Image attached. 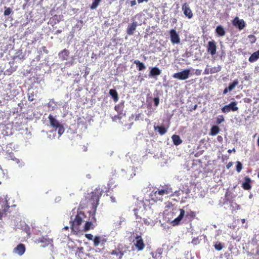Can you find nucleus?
<instances>
[{
  "mask_svg": "<svg viewBox=\"0 0 259 259\" xmlns=\"http://www.w3.org/2000/svg\"><path fill=\"white\" fill-rule=\"evenodd\" d=\"M103 193V190L101 186H98L91 193H88L81 199L79 207L84 209L89 204L92 205V210L94 214L96 213L97 206L99 204L100 199Z\"/></svg>",
  "mask_w": 259,
  "mask_h": 259,
  "instance_id": "obj_1",
  "label": "nucleus"
},
{
  "mask_svg": "<svg viewBox=\"0 0 259 259\" xmlns=\"http://www.w3.org/2000/svg\"><path fill=\"white\" fill-rule=\"evenodd\" d=\"M186 207H187V206L184 207L183 208L180 209V213L179 216L171 222L172 226H176L180 225L181 221L184 218L185 220H187L188 221H192L195 218V212L191 210L185 211L184 208Z\"/></svg>",
  "mask_w": 259,
  "mask_h": 259,
  "instance_id": "obj_2",
  "label": "nucleus"
},
{
  "mask_svg": "<svg viewBox=\"0 0 259 259\" xmlns=\"http://www.w3.org/2000/svg\"><path fill=\"white\" fill-rule=\"evenodd\" d=\"M8 196H4V198L0 199V220H2L3 217L7 215L10 217L11 210H10V207H15L16 205H13L11 206L8 204Z\"/></svg>",
  "mask_w": 259,
  "mask_h": 259,
  "instance_id": "obj_3",
  "label": "nucleus"
},
{
  "mask_svg": "<svg viewBox=\"0 0 259 259\" xmlns=\"http://www.w3.org/2000/svg\"><path fill=\"white\" fill-rule=\"evenodd\" d=\"M172 192V188L169 185H165L162 186L161 189H158L155 191H153L151 194V197L155 201L162 200V196L164 195L168 194Z\"/></svg>",
  "mask_w": 259,
  "mask_h": 259,
  "instance_id": "obj_4",
  "label": "nucleus"
},
{
  "mask_svg": "<svg viewBox=\"0 0 259 259\" xmlns=\"http://www.w3.org/2000/svg\"><path fill=\"white\" fill-rule=\"evenodd\" d=\"M128 247L125 245L119 244L117 247L110 252V254L115 256L116 259H122L123 255L126 252Z\"/></svg>",
  "mask_w": 259,
  "mask_h": 259,
  "instance_id": "obj_5",
  "label": "nucleus"
},
{
  "mask_svg": "<svg viewBox=\"0 0 259 259\" xmlns=\"http://www.w3.org/2000/svg\"><path fill=\"white\" fill-rule=\"evenodd\" d=\"M49 119L50 122V124L52 126L55 128V130H58V134L61 136L64 132V128L63 126L55 118H54L52 115H49Z\"/></svg>",
  "mask_w": 259,
  "mask_h": 259,
  "instance_id": "obj_6",
  "label": "nucleus"
},
{
  "mask_svg": "<svg viewBox=\"0 0 259 259\" xmlns=\"http://www.w3.org/2000/svg\"><path fill=\"white\" fill-rule=\"evenodd\" d=\"M84 214L81 211L77 212L73 221H70V226L72 230H78V227L82 223V218Z\"/></svg>",
  "mask_w": 259,
  "mask_h": 259,
  "instance_id": "obj_7",
  "label": "nucleus"
},
{
  "mask_svg": "<svg viewBox=\"0 0 259 259\" xmlns=\"http://www.w3.org/2000/svg\"><path fill=\"white\" fill-rule=\"evenodd\" d=\"M35 242L37 243H41V246L43 247H45L49 245H52L53 240L49 238L48 235H46L37 238Z\"/></svg>",
  "mask_w": 259,
  "mask_h": 259,
  "instance_id": "obj_8",
  "label": "nucleus"
},
{
  "mask_svg": "<svg viewBox=\"0 0 259 259\" xmlns=\"http://www.w3.org/2000/svg\"><path fill=\"white\" fill-rule=\"evenodd\" d=\"M190 74V70L189 69H185L181 72L174 73L172 77L174 78L180 80H185L189 78Z\"/></svg>",
  "mask_w": 259,
  "mask_h": 259,
  "instance_id": "obj_9",
  "label": "nucleus"
},
{
  "mask_svg": "<svg viewBox=\"0 0 259 259\" xmlns=\"http://www.w3.org/2000/svg\"><path fill=\"white\" fill-rule=\"evenodd\" d=\"M237 102H232L228 105H225L221 108V111L223 113H228L231 111H236L238 110V107L237 106Z\"/></svg>",
  "mask_w": 259,
  "mask_h": 259,
  "instance_id": "obj_10",
  "label": "nucleus"
},
{
  "mask_svg": "<svg viewBox=\"0 0 259 259\" xmlns=\"http://www.w3.org/2000/svg\"><path fill=\"white\" fill-rule=\"evenodd\" d=\"M134 242L136 248L138 251L142 250L145 248V244L141 236L137 235Z\"/></svg>",
  "mask_w": 259,
  "mask_h": 259,
  "instance_id": "obj_11",
  "label": "nucleus"
},
{
  "mask_svg": "<svg viewBox=\"0 0 259 259\" xmlns=\"http://www.w3.org/2000/svg\"><path fill=\"white\" fill-rule=\"evenodd\" d=\"M232 24L235 27L238 28L239 30L243 29L246 25L244 20L240 19L238 17H236L232 20Z\"/></svg>",
  "mask_w": 259,
  "mask_h": 259,
  "instance_id": "obj_12",
  "label": "nucleus"
},
{
  "mask_svg": "<svg viewBox=\"0 0 259 259\" xmlns=\"http://www.w3.org/2000/svg\"><path fill=\"white\" fill-rule=\"evenodd\" d=\"M170 41L172 44H178L180 42V37L176 30L174 29L169 31Z\"/></svg>",
  "mask_w": 259,
  "mask_h": 259,
  "instance_id": "obj_13",
  "label": "nucleus"
},
{
  "mask_svg": "<svg viewBox=\"0 0 259 259\" xmlns=\"http://www.w3.org/2000/svg\"><path fill=\"white\" fill-rule=\"evenodd\" d=\"M207 51L212 56L216 54L217 46L216 42L214 40L208 41L207 47Z\"/></svg>",
  "mask_w": 259,
  "mask_h": 259,
  "instance_id": "obj_14",
  "label": "nucleus"
},
{
  "mask_svg": "<svg viewBox=\"0 0 259 259\" xmlns=\"http://www.w3.org/2000/svg\"><path fill=\"white\" fill-rule=\"evenodd\" d=\"M95 214L93 212V217L91 221H87L85 223L84 226V231H88L91 229H93L95 225L94 224V223H96V219L95 217Z\"/></svg>",
  "mask_w": 259,
  "mask_h": 259,
  "instance_id": "obj_15",
  "label": "nucleus"
},
{
  "mask_svg": "<svg viewBox=\"0 0 259 259\" xmlns=\"http://www.w3.org/2000/svg\"><path fill=\"white\" fill-rule=\"evenodd\" d=\"M182 11L184 15L187 17L189 19H191L193 17V14L192 11L190 9L189 5L185 3L182 6Z\"/></svg>",
  "mask_w": 259,
  "mask_h": 259,
  "instance_id": "obj_16",
  "label": "nucleus"
},
{
  "mask_svg": "<svg viewBox=\"0 0 259 259\" xmlns=\"http://www.w3.org/2000/svg\"><path fill=\"white\" fill-rule=\"evenodd\" d=\"M106 242L107 239L106 238L99 236H96L93 239L94 246L95 247L98 246L100 244L104 245Z\"/></svg>",
  "mask_w": 259,
  "mask_h": 259,
  "instance_id": "obj_17",
  "label": "nucleus"
},
{
  "mask_svg": "<svg viewBox=\"0 0 259 259\" xmlns=\"http://www.w3.org/2000/svg\"><path fill=\"white\" fill-rule=\"evenodd\" d=\"M25 250L26 248L25 245L22 243H20L14 248L13 252L19 255H22L24 253Z\"/></svg>",
  "mask_w": 259,
  "mask_h": 259,
  "instance_id": "obj_18",
  "label": "nucleus"
},
{
  "mask_svg": "<svg viewBox=\"0 0 259 259\" xmlns=\"http://www.w3.org/2000/svg\"><path fill=\"white\" fill-rule=\"evenodd\" d=\"M69 51L67 49H64L61 52L59 53V58L62 60H66L68 59L69 57Z\"/></svg>",
  "mask_w": 259,
  "mask_h": 259,
  "instance_id": "obj_19",
  "label": "nucleus"
},
{
  "mask_svg": "<svg viewBox=\"0 0 259 259\" xmlns=\"http://www.w3.org/2000/svg\"><path fill=\"white\" fill-rule=\"evenodd\" d=\"M137 26V22H134L131 25H129L126 30L127 34L130 35H133L134 34V31L136 29Z\"/></svg>",
  "mask_w": 259,
  "mask_h": 259,
  "instance_id": "obj_20",
  "label": "nucleus"
},
{
  "mask_svg": "<svg viewBox=\"0 0 259 259\" xmlns=\"http://www.w3.org/2000/svg\"><path fill=\"white\" fill-rule=\"evenodd\" d=\"M245 181L242 184V187L244 190H249L251 189V179L248 177H246L244 179Z\"/></svg>",
  "mask_w": 259,
  "mask_h": 259,
  "instance_id": "obj_21",
  "label": "nucleus"
},
{
  "mask_svg": "<svg viewBox=\"0 0 259 259\" xmlns=\"http://www.w3.org/2000/svg\"><path fill=\"white\" fill-rule=\"evenodd\" d=\"M160 74L161 70L158 68L155 67L151 68L149 72V76L154 77L159 75Z\"/></svg>",
  "mask_w": 259,
  "mask_h": 259,
  "instance_id": "obj_22",
  "label": "nucleus"
},
{
  "mask_svg": "<svg viewBox=\"0 0 259 259\" xmlns=\"http://www.w3.org/2000/svg\"><path fill=\"white\" fill-rule=\"evenodd\" d=\"M83 251L84 249L82 247H78L75 251V256L78 258L82 259L84 255Z\"/></svg>",
  "mask_w": 259,
  "mask_h": 259,
  "instance_id": "obj_23",
  "label": "nucleus"
},
{
  "mask_svg": "<svg viewBox=\"0 0 259 259\" xmlns=\"http://www.w3.org/2000/svg\"><path fill=\"white\" fill-rule=\"evenodd\" d=\"M162 250L161 249H158L154 252H152V257L154 259H162Z\"/></svg>",
  "mask_w": 259,
  "mask_h": 259,
  "instance_id": "obj_24",
  "label": "nucleus"
},
{
  "mask_svg": "<svg viewBox=\"0 0 259 259\" xmlns=\"http://www.w3.org/2000/svg\"><path fill=\"white\" fill-rule=\"evenodd\" d=\"M134 63L136 64V67L139 71H142L146 69V66L145 64L141 62L138 60H135Z\"/></svg>",
  "mask_w": 259,
  "mask_h": 259,
  "instance_id": "obj_25",
  "label": "nucleus"
},
{
  "mask_svg": "<svg viewBox=\"0 0 259 259\" xmlns=\"http://www.w3.org/2000/svg\"><path fill=\"white\" fill-rule=\"evenodd\" d=\"M259 58V50L254 52L248 59L250 62H254Z\"/></svg>",
  "mask_w": 259,
  "mask_h": 259,
  "instance_id": "obj_26",
  "label": "nucleus"
},
{
  "mask_svg": "<svg viewBox=\"0 0 259 259\" xmlns=\"http://www.w3.org/2000/svg\"><path fill=\"white\" fill-rule=\"evenodd\" d=\"M109 94L112 97L114 101L116 102L118 100V95L117 91L114 89H111L109 91Z\"/></svg>",
  "mask_w": 259,
  "mask_h": 259,
  "instance_id": "obj_27",
  "label": "nucleus"
},
{
  "mask_svg": "<svg viewBox=\"0 0 259 259\" xmlns=\"http://www.w3.org/2000/svg\"><path fill=\"white\" fill-rule=\"evenodd\" d=\"M172 140L173 141L174 144L175 145H179L182 143V140L181 139L179 136L177 135H174L172 137Z\"/></svg>",
  "mask_w": 259,
  "mask_h": 259,
  "instance_id": "obj_28",
  "label": "nucleus"
},
{
  "mask_svg": "<svg viewBox=\"0 0 259 259\" xmlns=\"http://www.w3.org/2000/svg\"><path fill=\"white\" fill-rule=\"evenodd\" d=\"M220 131V128L218 125H213L210 129L209 135L213 136H215L219 133Z\"/></svg>",
  "mask_w": 259,
  "mask_h": 259,
  "instance_id": "obj_29",
  "label": "nucleus"
},
{
  "mask_svg": "<svg viewBox=\"0 0 259 259\" xmlns=\"http://www.w3.org/2000/svg\"><path fill=\"white\" fill-rule=\"evenodd\" d=\"M215 31L219 36H223L225 35V30L221 25H219L217 27Z\"/></svg>",
  "mask_w": 259,
  "mask_h": 259,
  "instance_id": "obj_30",
  "label": "nucleus"
},
{
  "mask_svg": "<svg viewBox=\"0 0 259 259\" xmlns=\"http://www.w3.org/2000/svg\"><path fill=\"white\" fill-rule=\"evenodd\" d=\"M154 129L157 130L160 135H163L166 132V129L163 126H154Z\"/></svg>",
  "mask_w": 259,
  "mask_h": 259,
  "instance_id": "obj_31",
  "label": "nucleus"
},
{
  "mask_svg": "<svg viewBox=\"0 0 259 259\" xmlns=\"http://www.w3.org/2000/svg\"><path fill=\"white\" fill-rule=\"evenodd\" d=\"M239 83L238 80L237 79H235L233 82L231 83H230L228 87V89L229 90V91H232L235 87L238 85Z\"/></svg>",
  "mask_w": 259,
  "mask_h": 259,
  "instance_id": "obj_32",
  "label": "nucleus"
},
{
  "mask_svg": "<svg viewBox=\"0 0 259 259\" xmlns=\"http://www.w3.org/2000/svg\"><path fill=\"white\" fill-rule=\"evenodd\" d=\"M222 67L220 65H218L217 67H213L210 68V74H213L218 73L221 70Z\"/></svg>",
  "mask_w": 259,
  "mask_h": 259,
  "instance_id": "obj_33",
  "label": "nucleus"
},
{
  "mask_svg": "<svg viewBox=\"0 0 259 259\" xmlns=\"http://www.w3.org/2000/svg\"><path fill=\"white\" fill-rule=\"evenodd\" d=\"M101 0H94L92 5L90 6V8L92 10L96 9L99 6Z\"/></svg>",
  "mask_w": 259,
  "mask_h": 259,
  "instance_id": "obj_34",
  "label": "nucleus"
},
{
  "mask_svg": "<svg viewBox=\"0 0 259 259\" xmlns=\"http://www.w3.org/2000/svg\"><path fill=\"white\" fill-rule=\"evenodd\" d=\"M214 246L215 249L218 251H220V250H222V248H223V245L222 243L219 241H217L215 243Z\"/></svg>",
  "mask_w": 259,
  "mask_h": 259,
  "instance_id": "obj_35",
  "label": "nucleus"
},
{
  "mask_svg": "<svg viewBox=\"0 0 259 259\" xmlns=\"http://www.w3.org/2000/svg\"><path fill=\"white\" fill-rule=\"evenodd\" d=\"M225 119L224 116L222 115H219L216 119V123L218 124H221L224 121Z\"/></svg>",
  "mask_w": 259,
  "mask_h": 259,
  "instance_id": "obj_36",
  "label": "nucleus"
},
{
  "mask_svg": "<svg viewBox=\"0 0 259 259\" xmlns=\"http://www.w3.org/2000/svg\"><path fill=\"white\" fill-rule=\"evenodd\" d=\"M236 163H237L236 168V171L238 172H240L242 169V164L240 161H237Z\"/></svg>",
  "mask_w": 259,
  "mask_h": 259,
  "instance_id": "obj_37",
  "label": "nucleus"
},
{
  "mask_svg": "<svg viewBox=\"0 0 259 259\" xmlns=\"http://www.w3.org/2000/svg\"><path fill=\"white\" fill-rule=\"evenodd\" d=\"M248 37L249 39V41L251 44L254 43L256 40L255 36L252 34L249 35Z\"/></svg>",
  "mask_w": 259,
  "mask_h": 259,
  "instance_id": "obj_38",
  "label": "nucleus"
},
{
  "mask_svg": "<svg viewBox=\"0 0 259 259\" xmlns=\"http://www.w3.org/2000/svg\"><path fill=\"white\" fill-rule=\"evenodd\" d=\"M114 109L115 110L118 112V113H119L120 114H121L122 113V109L121 108V106H120L119 105H116L114 107Z\"/></svg>",
  "mask_w": 259,
  "mask_h": 259,
  "instance_id": "obj_39",
  "label": "nucleus"
},
{
  "mask_svg": "<svg viewBox=\"0 0 259 259\" xmlns=\"http://www.w3.org/2000/svg\"><path fill=\"white\" fill-rule=\"evenodd\" d=\"M11 12L12 10L10 8H7L5 9L4 14L5 16H8L11 13Z\"/></svg>",
  "mask_w": 259,
  "mask_h": 259,
  "instance_id": "obj_40",
  "label": "nucleus"
},
{
  "mask_svg": "<svg viewBox=\"0 0 259 259\" xmlns=\"http://www.w3.org/2000/svg\"><path fill=\"white\" fill-rule=\"evenodd\" d=\"M85 237L89 240H93L94 238L93 235L91 234H86Z\"/></svg>",
  "mask_w": 259,
  "mask_h": 259,
  "instance_id": "obj_41",
  "label": "nucleus"
},
{
  "mask_svg": "<svg viewBox=\"0 0 259 259\" xmlns=\"http://www.w3.org/2000/svg\"><path fill=\"white\" fill-rule=\"evenodd\" d=\"M24 231L26 232V233L28 235H30V233H31V231H30V228L29 227H28V226H25V228H24Z\"/></svg>",
  "mask_w": 259,
  "mask_h": 259,
  "instance_id": "obj_42",
  "label": "nucleus"
},
{
  "mask_svg": "<svg viewBox=\"0 0 259 259\" xmlns=\"http://www.w3.org/2000/svg\"><path fill=\"white\" fill-rule=\"evenodd\" d=\"M154 105L157 106L159 103V99L158 97H155L153 99Z\"/></svg>",
  "mask_w": 259,
  "mask_h": 259,
  "instance_id": "obj_43",
  "label": "nucleus"
},
{
  "mask_svg": "<svg viewBox=\"0 0 259 259\" xmlns=\"http://www.w3.org/2000/svg\"><path fill=\"white\" fill-rule=\"evenodd\" d=\"M204 74H210V68H208V67H206L205 70H204V73H203Z\"/></svg>",
  "mask_w": 259,
  "mask_h": 259,
  "instance_id": "obj_44",
  "label": "nucleus"
},
{
  "mask_svg": "<svg viewBox=\"0 0 259 259\" xmlns=\"http://www.w3.org/2000/svg\"><path fill=\"white\" fill-rule=\"evenodd\" d=\"M201 70H200V69H196L195 70V74L196 75H201Z\"/></svg>",
  "mask_w": 259,
  "mask_h": 259,
  "instance_id": "obj_45",
  "label": "nucleus"
},
{
  "mask_svg": "<svg viewBox=\"0 0 259 259\" xmlns=\"http://www.w3.org/2000/svg\"><path fill=\"white\" fill-rule=\"evenodd\" d=\"M217 140L219 142L222 143L223 141V138L221 136H218L217 137Z\"/></svg>",
  "mask_w": 259,
  "mask_h": 259,
  "instance_id": "obj_46",
  "label": "nucleus"
},
{
  "mask_svg": "<svg viewBox=\"0 0 259 259\" xmlns=\"http://www.w3.org/2000/svg\"><path fill=\"white\" fill-rule=\"evenodd\" d=\"M131 6L133 7L136 5V0H133L131 1Z\"/></svg>",
  "mask_w": 259,
  "mask_h": 259,
  "instance_id": "obj_47",
  "label": "nucleus"
},
{
  "mask_svg": "<svg viewBox=\"0 0 259 259\" xmlns=\"http://www.w3.org/2000/svg\"><path fill=\"white\" fill-rule=\"evenodd\" d=\"M110 199H111V202H113V203H114V202H116V198H115V197L114 196H111L110 197Z\"/></svg>",
  "mask_w": 259,
  "mask_h": 259,
  "instance_id": "obj_48",
  "label": "nucleus"
},
{
  "mask_svg": "<svg viewBox=\"0 0 259 259\" xmlns=\"http://www.w3.org/2000/svg\"><path fill=\"white\" fill-rule=\"evenodd\" d=\"M233 165V162H229L226 165L227 168L229 169L230 167H231Z\"/></svg>",
  "mask_w": 259,
  "mask_h": 259,
  "instance_id": "obj_49",
  "label": "nucleus"
},
{
  "mask_svg": "<svg viewBox=\"0 0 259 259\" xmlns=\"http://www.w3.org/2000/svg\"><path fill=\"white\" fill-rule=\"evenodd\" d=\"M229 91V90L228 89V88H226L223 91V94H226Z\"/></svg>",
  "mask_w": 259,
  "mask_h": 259,
  "instance_id": "obj_50",
  "label": "nucleus"
},
{
  "mask_svg": "<svg viewBox=\"0 0 259 259\" xmlns=\"http://www.w3.org/2000/svg\"><path fill=\"white\" fill-rule=\"evenodd\" d=\"M139 4L143 3L144 2H147L149 0H137Z\"/></svg>",
  "mask_w": 259,
  "mask_h": 259,
  "instance_id": "obj_51",
  "label": "nucleus"
},
{
  "mask_svg": "<svg viewBox=\"0 0 259 259\" xmlns=\"http://www.w3.org/2000/svg\"><path fill=\"white\" fill-rule=\"evenodd\" d=\"M61 32H62V30H61L58 29V30H57L56 31V33H56V34H59V33H61Z\"/></svg>",
  "mask_w": 259,
  "mask_h": 259,
  "instance_id": "obj_52",
  "label": "nucleus"
},
{
  "mask_svg": "<svg viewBox=\"0 0 259 259\" xmlns=\"http://www.w3.org/2000/svg\"><path fill=\"white\" fill-rule=\"evenodd\" d=\"M241 223H242V224H244V223H245L246 220H245V219H241Z\"/></svg>",
  "mask_w": 259,
  "mask_h": 259,
  "instance_id": "obj_53",
  "label": "nucleus"
},
{
  "mask_svg": "<svg viewBox=\"0 0 259 259\" xmlns=\"http://www.w3.org/2000/svg\"><path fill=\"white\" fill-rule=\"evenodd\" d=\"M197 105H195L194 106V107H193L192 109L193 110H196L197 109Z\"/></svg>",
  "mask_w": 259,
  "mask_h": 259,
  "instance_id": "obj_54",
  "label": "nucleus"
},
{
  "mask_svg": "<svg viewBox=\"0 0 259 259\" xmlns=\"http://www.w3.org/2000/svg\"><path fill=\"white\" fill-rule=\"evenodd\" d=\"M63 229L64 230H68L69 229V227L67 226H66V227H64Z\"/></svg>",
  "mask_w": 259,
  "mask_h": 259,
  "instance_id": "obj_55",
  "label": "nucleus"
},
{
  "mask_svg": "<svg viewBox=\"0 0 259 259\" xmlns=\"http://www.w3.org/2000/svg\"><path fill=\"white\" fill-rule=\"evenodd\" d=\"M228 152H229V153H231V150H228Z\"/></svg>",
  "mask_w": 259,
  "mask_h": 259,
  "instance_id": "obj_56",
  "label": "nucleus"
},
{
  "mask_svg": "<svg viewBox=\"0 0 259 259\" xmlns=\"http://www.w3.org/2000/svg\"><path fill=\"white\" fill-rule=\"evenodd\" d=\"M257 177H258V178L259 179V172H258V175H257Z\"/></svg>",
  "mask_w": 259,
  "mask_h": 259,
  "instance_id": "obj_57",
  "label": "nucleus"
}]
</instances>
